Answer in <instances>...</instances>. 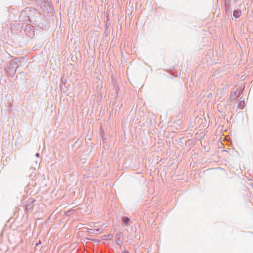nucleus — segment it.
Instances as JSON below:
<instances>
[{
	"label": "nucleus",
	"mask_w": 253,
	"mask_h": 253,
	"mask_svg": "<svg viewBox=\"0 0 253 253\" xmlns=\"http://www.w3.org/2000/svg\"><path fill=\"white\" fill-rule=\"evenodd\" d=\"M122 220L124 222L127 224L129 221V219L127 217H124Z\"/></svg>",
	"instance_id": "obj_2"
},
{
	"label": "nucleus",
	"mask_w": 253,
	"mask_h": 253,
	"mask_svg": "<svg viewBox=\"0 0 253 253\" xmlns=\"http://www.w3.org/2000/svg\"><path fill=\"white\" fill-rule=\"evenodd\" d=\"M241 12L240 11L234 10L233 11V15L236 18L239 17L241 16Z\"/></svg>",
	"instance_id": "obj_1"
},
{
	"label": "nucleus",
	"mask_w": 253,
	"mask_h": 253,
	"mask_svg": "<svg viewBox=\"0 0 253 253\" xmlns=\"http://www.w3.org/2000/svg\"><path fill=\"white\" fill-rule=\"evenodd\" d=\"M36 156L38 157H39V153L36 154Z\"/></svg>",
	"instance_id": "obj_3"
},
{
	"label": "nucleus",
	"mask_w": 253,
	"mask_h": 253,
	"mask_svg": "<svg viewBox=\"0 0 253 253\" xmlns=\"http://www.w3.org/2000/svg\"><path fill=\"white\" fill-rule=\"evenodd\" d=\"M124 253H129L127 251H125Z\"/></svg>",
	"instance_id": "obj_4"
}]
</instances>
